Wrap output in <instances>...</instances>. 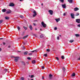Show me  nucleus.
I'll list each match as a JSON object with an SVG mask.
<instances>
[{"label": "nucleus", "mask_w": 80, "mask_h": 80, "mask_svg": "<svg viewBox=\"0 0 80 80\" xmlns=\"http://www.w3.org/2000/svg\"><path fill=\"white\" fill-rule=\"evenodd\" d=\"M21 63H22V65H24V66H25L26 64H25V62H24L22 61Z\"/></svg>", "instance_id": "19"}, {"label": "nucleus", "mask_w": 80, "mask_h": 80, "mask_svg": "<svg viewBox=\"0 0 80 80\" xmlns=\"http://www.w3.org/2000/svg\"><path fill=\"white\" fill-rule=\"evenodd\" d=\"M20 17V18H23V16L22 15H20L19 16Z\"/></svg>", "instance_id": "33"}, {"label": "nucleus", "mask_w": 80, "mask_h": 80, "mask_svg": "<svg viewBox=\"0 0 80 80\" xmlns=\"http://www.w3.org/2000/svg\"><path fill=\"white\" fill-rule=\"evenodd\" d=\"M33 25H34V26H36V24H35V23H33Z\"/></svg>", "instance_id": "52"}, {"label": "nucleus", "mask_w": 80, "mask_h": 80, "mask_svg": "<svg viewBox=\"0 0 80 80\" xmlns=\"http://www.w3.org/2000/svg\"><path fill=\"white\" fill-rule=\"evenodd\" d=\"M32 53H29V55H32Z\"/></svg>", "instance_id": "45"}, {"label": "nucleus", "mask_w": 80, "mask_h": 80, "mask_svg": "<svg viewBox=\"0 0 80 80\" xmlns=\"http://www.w3.org/2000/svg\"><path fill=\"white\" fill-rule=\"evenodd\" d=\"M61 58H62V59H65V57H64V56H62L61 57Z\"/></svg>", "instance_id": "28"}, {"label": "nucleus", "mask_w": 80, "mask_h": 80, "mask_svg": "<svg viewBox=\"0 0 80 80\" xmlns=\"http://www.w3.org/2000/svg\"><path fill=\"white\" fill-rule=\"evenodd\" d=\"M41 24L44 28H46L47 27V24L43 22H42Z\"/></svg>", "instance_id": "1"}, {"label": "nucleus", "mask_w": 80, "mask_h": 80, "mask_svg": "<svg viewBox=\"0 0 80 80\" xmlns=\"http://www.w3.org/2000/svg\"><path fill=\"white\" fill-rule=\"evenodd\" d=\"M2 22H3V20H0V24H1V23H2Z\"/></svg>", "instance_id": "29"}, {"label": "nucleus", "mask_w": 80, "mask_h": 80, "mask_svg": "<svg viewBox=\"0 0 80 80\" xmlns=\"http://www.w3.org/2000/svg\"><path fill=\"white\" fill-rule=\"evenodd\" d=\"M19 58H20L18 57H15V59L14 60V62H17L18 60V59H19Z\"/></svg>", "instance_id": "2"}, {"label": "nucleus", "mask_w": 80, "mask_h": 80, "mask_svg": "<svg viewBox=\"0 0 80 80\" xmlns=\"http://www.w3.org/2000/svg\"><path fill=\"white\" fill-rule=\"evenodd\" d=\"M72 77H75V73H73L72 74V75H71Z\"/></svg>", "instance_id": "17"}, {"label": "nucleus", "mask_w": 80, "mask_h": 80, "mask_svg": "<svg viewBox=\"0 0 80 80\" xmlns=\"http://www.w3.org/2000/svg\"><path fill=\"white\" fill-rule=\"evenodd\" d=\"M68 1L69 2V3H72L73 2L72 0H68Z\"/></svg>", "instance_id": "11"}, {"label": "nucleus", "mask_w": 80, "mask_h": 80, "mask_svg": "<svg viewBox=\"0 0 80 80\" xmlns=\"http://www.w3.org/2000/svg\"><path fill=\"white\" fill-rule=\"evenodd\" d=\"M55 19L56 20L57 22H58V21H60V18L58 19Z\"/></svg>", "instance_id": "16"}, {"label": "nucleus", "mask_w": 80, "mask_h": 80, "mask_svg": "<svg viewBox=\"0 0 80 80\" xmlns=\"http://www.w3.org/2000/svg\"><path fill=\"white\" fill-rule=\"evenodd\" d=\"M32 63H33V64H35V63H36V61L35 60H33L32 61Z\"/></svg>", "instance_id": "18"}, {"label": "nucleus", "mask_w": 80, "mask_h": 80, "mask_svg": "<svg viewBox=\"0 0 80 80\" xmlns=\"http://www.w3.org/2000/svg\"><path fill=\"white\" fill-rule=\"evenodd\" d=\"M34 76L33 75H32L31 76V78H33V77Z\"/></svg>", "instance_id": "47"}, {"label": "nucleus", "mask_w": 80, "mask_h": 80, "mask_svg": "<svg viewBox=\"0 0 80 80\" xmlns=\"http://www.w3.org/2000/svg\"><path fill=\"white\" fill-rule=\"evenodd\" d=\"M55 58H56V59H57V60H59V58H58V57H56Z\"/></svg>", "instance_id": "36"}, {"label": "nucleus", "mask_w": 80, "mask_h": 80, "mask_svg": "<svg viewBox=\"0 0 80 80\" xmlns=\"http://www.w3.org/2000/svg\"><path fill=\"white\" fill-rule=\"evenodd\" d=\"M4 72H7V71H8V70H7V69H5L4 70Z\"/></svg>", "instance_id": "34"}, {"label": "nucleus", "mask_w": 80, "mask_h": 80, "mask_svg": "<svg viewBox=\"0 0 80 80\" xmlns=\"http://www.w3.org/2000/svg\"><path fill=\"white\" fill-rule=\"evenodd\" d=\"M9 18H10L9 17H5V19H6V20H9Z\"/></svg>", "instance_id": "21"}, {"label": "nucleus", "mask_w": 80, "mask_h": 80, "mask_svg": "<svg viewBox=\"0 0 80 80\" xmlns=\"http://www.w3.org/2000/svg\"><path fill=\"white\" fill-rule=\"evenodd\" d=\"M74 42V41L72 40H71L70 41H69V42L70 43H72V42Z\"/></svg>", "instance_id": "23"}, {"label": "nucleus", "mask_w": 80, "mask_h": 80, "mask_svg": "<svg viewBox=\"0 0 80 80\" xmlns=\"http://www.w3.org/2000/svg\"><path fill=\"white\" fill-rule=\"evenodd\" d=\"M28 54V52L26 51L24 52V54L25 55H27V54Z\"/></svg>", "instance_id": "22"}, {"label": "nucleus", "mask_w": 80, "mask_h": 80, "mask_svg": "<svg viewBox=\"0 0 80 80\" xmlns=\"http://www.w3.org/2000/svg\"><path fill=\"white\" fill-rule=\"evenodd\" d=\"M75 35H76V37H80V35H79L78 34H75Z\"/></svg>", "instance_id": "24"}, {"label": "nucleus", "mask_w": 80, "mask_h": 80, "mask_svg": "<svg viewBox=\"0 0 80 80\" xmlns=\"http://www.w3.org/2000/svg\"><path fill=\"white\" fill-rule=\"evenodd\" d=\"M77 60H80V58H79Z\"/></svg>", "instance_id": "57"}, {"label": "nucleus", "mask_w": 80, "mask_h": 80, "mask_svg": "<svg viewBox=\"0 0 80 80\" xmlns=\"http://www.w3.org/2000/svg\"><path fill=\"white\" fill-rule=\"evenodd\" d=\"M57 39L58 40H59V39H60V38H59V36H58L57 37Z\"/></svg>", "instance_id": "41"}, {"label": "nucleus", "mask_w": 80, "mask_h": 80, "mask_svg": "<svg viewBox=\"0 0 80 80\" xmlns=\"http://www.w3.org/2000/svg\"><path fill=\"white\" fill-rule=\"evenodd\" d=\"M27 41H26V42H23V45H25V44H26V43H27Z\"/></svg>", "instance_id": "37"}, {"label": "nucleus", "mask_w": 80, "mask_h": 80, "mask_svg": "<svg viewBox=\"0 0 80 80\" xmlns=\"http://www.w3.org/2000/svg\"><path fill=\"white\" fill-rule=\"evenodd\" d=\"M3 39V38H0V40H2Z\"/></svg>", "instance_id": "58"}, {"label": "nucleus", "mask_w": 80, "mask_h": 80, "mask_svg": "<svg viewBox=\"0 0 80 80\" xmlns=\"http://www.w3.org/2000/svg\"><path fill=\"white\" fill-rule=\"evenodd\" d=\"M66 15V13H65V12L63 14V16H65Z\"/></svg>", "instance_id": "46"}, {"label": "nucleus", "mask_w": 80, "mask_h": 80, "mask_svg": "<svg viewBox=\"0 0 80 80\" xmlns=\"http://www.w3.org/2000/svg\"><path fill=\"white\" fill-rule=\"evenodd\" d=\"M29 28L31 30H33V27H32V26L30 25L29 26Z\"/></svg>", "instance_id": "10"}, {"label": "nucleus", "mask_w": 80, "mask_h": 80, "mask_svg": "<svg viewBox=\"0 0 80 80\" xmlns=\"http://www.w3.org/2000/svg\"><path fill=\"white\" fill-rule=\"evenodd\" d=\"M65 70L66 69H65V68L63 67L62 68V71H63V72H65Z\"/></svg>", "instance_id": "25"}, {"label": "nucleus", "mask_w": 80, "mask_h": 80, "mask_svg": "<svg viewBox=\"0 0 80 80\" xmlns=\"http://www.w3.org/2000/svg\"><path fill=\"white\" fill-rule=\"evenodd\" d=\"M10 47H11V45L8 46V48H10Z\"/></svg>", "instance_id": "49"}, {"label": "nucleus", "mask_w": 80, "mask_h": 80, "mask_svg": "<svg viewBox=\"0 0 80 80\" xmlns=\"http://www.w3.org/2000/svg\"><path fill=\"white\" fill-rule=\"evenodd\" d=\"M76 22L78 23H80V19H77L76 20Z\"/></svg>", "instance_id": "5"}, {"label": "nucleus", "mask_w": 80, "mask_h": 80, "mask_svg": "<svg viewBox=\"0 0 80 80\" xmlns=\"http://www.w3.org/2000/svg\"><path fill=\"white\" fill-rule=\"evenodd\" d=\"M23 28H24L25 30H27V28L25 27V26L23 27Z\"/></svg>", "instance_id": "32"}, {"label": "nucleus", "mask_w": 80, "mask_h": 80, "mask_svg": "<svg viewBox=\"0 0 80 80\" xmlns=\"http://www.w3.org/2000/svg\"><path fill=\"white\" fill-rule=\"evenodd\" d=\"M40 30L41 31H42V29H41V28L40 29Z\"/></svg>", "instance_id": "56"}, {"label": "nucleus", "mask_w": 80, "mask_h": 80, "mask_svg": "<svg viewBox=\"0 0 80 80\" xmlns=\"http://www.w3.org/2000/svg\"><path fill=\"white\" fill-rule=\"evenodd\" d=\"M46 51H47V52H50V49H47L46 50Z\"/></svg>", "instance_id": "31"}, {"label": "nucleus", "mask_w": 80, "mask_h": 80, "mask_svg": "<svg viewBox=\"0 0 80 80\" xmlns=\"http://www.w3.org/2000/svg\"><path fill=\"white\" fill-rule=\"evenodd\" d=\"M54 30H57V28L56 27L54 28Z\"/></svg>", "instance_id": "39"}, {"label": "nucleus", "mask_w": 80, "mask_h": 80, "mask_svg": "<svg viewBox=\"0 0 80 80\" xmlns=\"http://www.w3.org/2000/svg\"><path fill=\"white\" fill-rule=\"evenodd\" d=\"M27 59L28 60H31V58H30V57L27 58Z\"/></svg>", "instance_id": "42"}, {"label": "nucleus", "mask_w": 80, "mask_h": 80, "mask_svg": "<svg viewBox=\"0 0 80 80\" xmlns=\"http://www.w3.org/2000/svg\"><path fill=\"white\" fill-rule=\"evenodd\" d=\"M62 7L63 8H66V7H67L65 4L62 5Z\"/></svg>", "instance_id": "8"}, {"label": "nucleus", "mask_w": 80, "mask_h": 80, "mask_svg": "<svg viewBox=\"0 0 80 80\" xmlns=\"http://www.w3.org/2000/svg\"><path fill=\"white\" fill-rule=\"evenodd\" d=\"M42 78L43 79H44V76H42Z\"/></svg>", "instance_id": "53"}, {"label": "nucleus", "mask_w": 80, "mask_h": 80, "mask_svg": "<svg viewBox=\"0 0 80 80\" xmlns=\"http://www.w3.org/2000/svg\"><path fill=\"white\" fill-rule=\"evenodd\" d=\"M42 69H44V68H45V67H44V66H42Z\"/></svg>", "instance_id": "48"}, {"label": "nucleus", "mask_w": 80, "mask_h": 80, "mask_svg": "<svg viewBox=\"0 0 80 80\" xmlns=\"http://www.w3.org/2000/svg\"><path fill=\"white\" fill-rule=\"evenodd\" d=\"M79 10V9H78V8H74V11H77V10Z\"/></svg>", "instance_id": "15"}, {"label": "nucleus", "mask_w": 80, "mask_h": 80, "mask_svg": "<svg viewBox=\"0 0 80 80\" xmlns=\"http://www.w3.org/2000/svg\"><path fill=\"white\" fill-rule=\"evenodd\" d=\"M28 35L27 36H25L23 37V38H22V39H23V40H24L25 39V38H27V37H28Z\"/></svg>", "instance_id": "14"}, {"label": "nucleus", "mask_w": 80, "mask_h": 80, "mask_svg": "<svg viewBox=\"0 0 80 80\" xmlns=\"http://www.w3.org/2000/svg\"><path fill=\"white\" fill-rule=\"evenodd\" d=\"M18 30H20V27H19V26L18 27Z\"/></svg>", "instance_id": "35"}, {"label": "nucleus", "mask_w": 80, "mask_h": 80, "mask_svg": "<svg viewBox=\"0 0 80 80\" xmlns=\"http://www.w3.org/2000/svg\"><path fill=\"white\" fill-rule=\"evenodd\" d=\"M33 13H34V14L33 15V17H35V16H36V15H37V12H36V11L35 10H34L33 11Z\"/></svg>", "instance_id": "3"}, {"label": "nucleus", "mask_w": 80, "mask_h": 80, "mask_svg": "<svg viewBox=\"0 0 80 80\" xmlns=\"http://www.w3.org/2000/svg\"><path fill=\"white\" fill-rule=\"evenodd\" d=\"M43 34H41L40 36V38H43Z\"/></svg>", "instance_id": "26"}, {"label": "nucleus", "mask_w": 80, "mask_h": 80, "mask_svg": "<svg viewBox=\"0 0 80 80\" xmlns=\"http://www.w3.org/2000/svg\"><path fill=\"white\" fill-rule=\"evenodd\" d=\"M33 35H34V36H35V37H37V35L36 34H33Z\"/></svg>", "instance_id": "44"}, {"label": "nucleus", "mask_w": 80, "mask_h": 80, "mask_svg": "<svg viewBox=\"0 0 80 80\" xmlns=\"http://www.w3.org/2000/svg\"><path fill=\"white\" fill-rule=\"evenodd\" d=\"M49 77L50 79H52V75L51 74H50L49 75Z\"/></svg>", "instance_id": "9"}, {"label": "nucleus", "mask_w": 80, "mask_h": 80, "mask_svg": "<svg viewBox=\"0 0 80 80\" xmlns=\"http://www.w3.org/2000/svg\"><path fill=\"white\" fill-rule=\"evenodd\" d=\"M25 34V32H23L22 33V35H24V34Z\"/></svg>", "instance_id": "43"}, {"label": "nucleus", "mask_w": 80, "mask_h": 80, "mask_svg": "<svg viewBox=\"0 0 80 80\" xmlns=\"http://www.w3.org/2000/svg\"><path fill=\"white\" fill-rule=\"evenodd\" d=\"M71 16L72 18H75V17H74V16H75V15L73 14V13H71Z\"/></svg>", "instance_id": "7"}, {"label": "nucleus", "mask_w": 80, "mask_h": 80, "mask_svg": "<svg viewBox=\"0 0 80 80\" xmlns=\"http://www.w3.org/2000/svg\"><path fill=\"white\" fill-rule=\"evenodd\" d=\"M2 51V48H0V52H1Z\"/></svg>", "instance_id": "55"}, {"label": "nucleus", "mask_w": 80, "mask_h": 80, "mask_svg": "<svg viewBox=\"0 0 80 80\" xmlns=\"http://www.w3.org/2000/svg\"><path fill=\"white\" fill-rule=\"evenodd\" d=\"M15 57H13V56H12L11 57V58H15Z\"/></svg>", "instance_id": "54"}, {"label": "nucleus", "mask_w": 80, "mask_h": 80, "mask_svg": "<svg viewBox=\"0 0 80 80\" xmlns=\"http://www.w3.org/2000/svg\"><path fill=\"white\" fill-rule=\"evenodd\" d=\"M11 12H12V11H11V10H9L6 13H7V14L10 13H11Z\"/></svg>", "instance_id": "12"}, {"label": "nucleus", "mask_w": 80, "mask_h": 80, "mask_svg": "<svg viewBox=\"0 0 80 80\" xmlns=\"http://www.w3.org/2000/svg\"><path fill=\"white\" fill-rule=\"evenodd\" d=\"M78 27H80V24H78Z\"/></svg>", "instance_id": "51"}, {"label": "nucleus", "mask_w": 80, "mask_h": 80, "mask_svg": "<svg viewBox=\"0 0 80 80\" xmlns=\"http://www.w3.org/2000/svg\"><path fill=\"white\" fill-rule=\"evenodd\" d=\"M15 4L13 3H11L9 4V6L10 7H13L14 6Z\"/></svg>", "instance_id": "6"}, {"label": "nucleus", "mask_w": 80, "mask_h": 80, "mask_svg": "<svg viewBox=\"0 0 80 80\" xmlns=\"http://www.w3.org/2000/svg\"><path fill=\"white\" fill-rule=\"evenodd\" d=\"M60 2H61L62 3L64 2V0H59Z\"/></svg>", "instance_id": "27"}, {"label": "nucleus", "mask_w": 80, "mask_h": 80, "mask_svg": "<svg viewBox=\"0 0 80 80\" xmlns=\"http://www.w3.org/2000/svg\"><path fill=\"white\" fill-rule=\"evenodd\" d=\"M42 5H43V3H42Z\"/></svg>", "instance_id": "64"}, {"label": "nucleus", "mask_w": 80, "mask_h": 80, "mask_svg": "<svg viewBox=\"0 0 80 80\" xmlns=\"http://www.w3.org/2000/svg\"><path fill=\"white\" fill-rule=\"evenodd\" d=\"M35 30H37V28H35Z\"/></svg>", "instance_id": "59"}, {"label": "nucleus", "mask_w": 80, "mask_h": 80, "mask_svg": "<svg viewBox=\"0 0 80 80\" xmlns=\"http://www.w3.org/2000/svg\"><path fill=\"white\" fill-rule=\"evenodd\" d=\"M29 77H31V76L30 75L29 76Z\"/></svg>", "instance_id": "62"}, {"label": "nucleus", "mask_w": 80, "mask_h": 80, "mask_svg": "<svg viewBox=\"0 0 80 80\" xmlns=\"http://www.w3.org/2000/svg\"><path fill=\"white\" fill-rule=\"evenodd\" d=\"M6 11H7V10L6 9H3L2 10V12H3V13L5 12H6Z\"/></svg>", "instance_id": "13"}, {"label": "nucleus", "mask_w": 80, "mask_h": 80, "mask_svg": "<svg viewBox=\"0 0 80 80\" xmlns=\"http://www.w3.org/2000/svg\"><path fill=\"white\" fill-rule=\"evenodd\" d=\"M23 49H25V47H24V46L23 47Z\"/></svg>", "instance_id": "61"}, {"label": "nucleus", "mask_w": 80, "mask_h": 80, "mask_svg": "<svg viewBox=\"0 0 80 80\" xmlns=\"http://www.w3.org/2000/svg\"><path fill=\"white\" fill-rule=\"evenodd\" d=\"M44 56L46 57H47V54H44Z\"/></svg>", "instance_id": "40"}, {"label": "nucleus", "mask_w": 80, "mask_h": 80, "mask_svg": "<svg viewBox=\"0 0 80 80\" xmlns=\"http://www.w3.org/2000/svg\"><path fill=\"white\" fill-rule=\"evenodd\" d=\"M31 53H33V52H37V50H34V51H31Z\"/></svg>", "instance_id": "20"}, {"label": "nucleus", "mask_w": 80, "mask_h": 80, "mask_svg": "<svg viewBox=\"0 0 80 80\" xmlns=\"http://www.w3.org/2000/svg\"><path fill=\"white\" fill-rule=\"evenodd\" d=\"M3 44L4 45H5V42H3Z\"/></svg>", "instance_id": "50"}, {"label": "nucleus", "mask_w": 80, "mask_h": 80, "mask_svg": "<svg viewBox=\"0 0 80 80\" xmlns=\"http://www.w3.org/2000/svg\"><path fill=\"white\" fill-rule=\"evenodd\" d=\"M59 37H61L62 36H61V35H59Z\"/></svg>", "instance_id": "63"}, {"label": "nucleus", "mask_w": 80, "mask_h": 80, "mask_svg": "<svg viewBox=\"0 0 80 80\" xmlns=\"http://www.w3.org/2000/svg\"><path fill=\"white\" fill-rule=\"evenodd\" d=\"M49 13H50V15H53V11L52 10H49L48 11Z\"/></svg>", "instance_id": "4"}, {"label": "nucleus", "mask_w": 80, "mask_h": 80, "mask_svg": "<svg viewBox=\"0 0 80 80\" xmlns=\"http://www.w3.org/2000/svg\"><path fill=\"white\" fill-rule=\"evenodd\" d=\"M21 80H24V78H23V77H21Z\"/></svg>", "instance_id": "38"}, {"label": "nucleus", "mask_w": 80, "mask_h": 80, "mask_svg": "<svg viewBox=\"0 0 80 80\" xmlns=\"http://www.w3.org/2000/svg\"><path fill=\"white\" fill-rule=\"evenodd\" d=\"M79 13H77L76 14V16H78V15H79Z\"/></svg>", "instance_id": "30"}, {"label": "nucleus", "mask_w": 80, "mask_h": 80, "mask_svg": "<svg viewBox=\"0 0 80 80\" xmlns=\"http://www.w3.org/2000/svg\"><path fill=\"white\" fill-rule=\"evenodd\" d=\"M34 22H38L37 20L34 21Z\"/></svg>", "instance_id": "60"}]
</instances>
